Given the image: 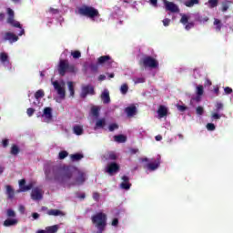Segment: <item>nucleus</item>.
<instances>
[{
  "instance_id": "nucleus-1",
  "label": "nucleus",
  "mask_w": 233,
  "mask_h": 233,
  "mask_svg": "<svg viewBox=\"0 0 233 233\" xmlns=\"http://www.w3.org/2000/svg\"><path fill=\"white\" fill-rule=\"evenodd\" d=\"M46 179L47 181H67L74 176V171H72V167L68 166L59 167L54 166L51 169H46L45 171Z\"/></svg>"
},
{
  "instance_id": "nucleus-2",
  "label": "nucleus",
  "mask_w": 233,
  "mask_h": 233,
  "mask_svg": "<svg viewBox=\"0 0 233 233\" xmlns=\"http://www.w3.org/2000/svg\"><path fill=\"white\" fill-rule=\"evenodd\" d=\"M108 218L106 214L103 212H98L91 217V221L95 225L97 231L96 233H103L106 228V220Z\"/></svg>"
},
{
  "instance_id": "nucleus-3",
  "label": "nucleus",
  "mask_w": 233,
  "mask_h": 233,
  "mask_svg": "<svg viewBox=\"0 0 233 233\" xmlns=\"http://www.w3.org/2000/svg\"><path fill=\"white\" fill-rule=\"evenodd\" d=\"M78 14L84 17H88L89 19H96L99 17V10L96 9L94 6L83 5L78 8Z\"/></svg>"
},
{
  "instance_id": "nucleus-4",
  "label": "nucleus",
  "mask_w": 233,
  "mask_h": 233,
  "mask_svg": "<svg viewBox=\"0 0 233 233\" xmlns=\"http://www.w3.org/2000/svg\"><path fill=\"white\" fill-rule=\"evenodd\" d=\"M66 72L69 74H76L77 72V68L73 64H69L68 60H60L58 65V74L59 76H66Z\"/></svg>"
},
{
  "instance_id": "nucleus-5",
  "label": "nucleus",
  "mask_w": 233,
  "mask_h": 233,
  "mask_svg": "<svg viewBox=\"0 0 233 233\" xmlns=\"http://www.w3.org/2000/svg\"><path fill=\"white\" fill-rule=\"evenodd\" d=\"M139 65L145 66V68H157V66H159V63L157 62V60L148 56L141 58V60L139 61Z\"/></svg>"
},
{
  "instance_id": "nucleus-6",
  "label": "nucleus",
  "mask_w": 233,
  "mask_h": 233,
  "mask_svg": "<svg viewBox=\"0 0 233 233\" xmlns=\"http://www.w3.org/2000/svg\"><path fill=\"white\" fill-rule=\"evenodd\" d=\"M52 85L59 96L60 99H65L66 97V90H65V82L59 83V81L56 80L52 82Z\"/></svg>"
},
{
  "instance_id": "nucleus-7",
  "label": "nucleus",
  "mask_w": 233,
  "mask_h": 233,
  "mask_svg": "<svg viewBox=\"0 0 233 233\" xmlns=\"http://www.w3.org/2000/svg\"><path fill=\"white\" fill-rule=\"evenodd\" d=\"M96 96V90L94 89V86L92 85H86L82 86V92L80 94V97L85 99L86 96Z\"/></svg>"
},
{
  "instance_id": "nucleus-8",
  "label": "nucleus",
  "mask_w": 233,
  "mask_h": 233,
  "mask_svg": "<svg viewBox=\"0 0 233 233\" xmlns=\"http://www.w3.org/2000/svg\"><path fill=\"white\" fill-rule=\"evenodd\" d=\"M3 39L4 41H8L12 45L13 43H16V41H19V36L12 32H6L5 33Z\"/></svg>"
},
{
  "instance_id": "nucleus-9",
  "label": "nucleus",
  "mask_w": 233,
  "mask_h": 233,
  "mask_svg": "<svg viewBox=\"0 0 233 233\" xmlns=\"http://www.w3.org/2000/svg\"><path fill=\"white\" fill-rule=\"evenodd\" d=\"M31 199L34 201H40V199H43V191L39 187H35L32 189L31 192Z\"/></svg>"
},
{
  "instance_id": "nucleus-10",
  "label": "nucleus",
  "mask_w": 233,
  "mask_h": 233,
  "mask_svg": "<svg viewBox=\"0 0 233 233\" xmlns=\"http://www.w3.org/2000/svg\"><path fill=\"white\" fill-rule=\"evenodd\" d=\"M25 185H26L25 179L19 180L20 192H28V190H32V188H34V184L32 183H29L26 186Z\"/></svg>"
},
{
  "instance_id": "nucleus-11",
  "label": "nucleus",
  "mask_w": 233,
  "mask_h": 233,
  "mask_svg": "<svg viewBox=\"0 0 233 233\" xmlns=\"http://www.w3.org/2000/svg\"><path fill=\"white\" fill-rule=\"evenodd\" d=\"M107 174L112 176V174H116V172H119V165L116 162H111L107 165L106 170Z\"/></svg>"
},
{
  "instance_id": "nucleus-12",
  "label": "nucleus",
  "mask_w": 233,
  "mask_h": 233,
  "mask_svg": "<svg viewBox=\"0 0 233 233\" xmlns=\"http://www.w3.org/2000/svg\"><path fill=\"white\" fill-rule=\"evenodd\" d=\"M164 5L166 6V10L168 12H172L173 14H177L179 13V7L174 4L173 2H164Z\"/></svg>"
},
{
  "instance_id": "nucleus-13",
  "label": "nucleus",
  "mask_w": 233,
  "mask_h": 233,
  "mask_svg": "<svg viewBox=\"0 0 233 233\" xmlns=\"http://www.w3.org/2000/svg\"><path fill=\"white\" fill-rule=\"evenodd\" d=\"M42 117L44 118L45 123H50L53 117L52 107H45Z\"/></svg>"
},
{
  "instance_id": "nucleus-14",
  "label": "nucleus",
  "mask_w": 233,
  "mask_h": 233,
  "mask_svg": "<svg viewBox=\"0 0 233 233\" xmlns=\"http://www.w3.org/2000/svg\"><path fill=\"white\" fill-rule=\"evenodd\" d=\"M122 183L120 184V187L124 190H130V187H132V184L130 183V177L128 176H123L122 177Z\"/></svg>"
},
{
  "instance_id": "nucleus-15",
  "label": "nucleus",
  "mask_w": 233,
  "mask_h": 233,
  "mask_svg": "<svg viewBox=\"0 0 233 233\" xmlns=\"http://www.w3.org/2000/svg\"><path fill=\"white\" fill-rule=\"evenodd\" d=\"M125 113L127 114V117H134V116L137 114V107L136 105H131L125 108Z\"/></svg>"
},
{
  "instance_id": "nucleus-16",
  "label": "nucleus",
  "mask_w": 233,
  "mask_h": 233,
  "mask_svg": "<svg viewBox=\"0 0 233 233\" xmlns=\"http://www.w3.org/2000/svg\"><path fill=\"white\" fill-rule=\"evenodd\" d=\"M157 113L158 114L159 119H163V117H167V116H168V108L161 105L158 106Z\"/></svg>"
},
{
  "instance_id": "nucleus-17",
  "label": "nucleus",
  "mask_w": 233,
  "mask_h": 233,
  "mask_svg": "<svg viewBox=\"0 0 233 233\" xmlns=\"http://www.w3.org/2000/svg\"><path fill=\"white\" fill-rule=\"evenodd\" d=\"M160 165L161 161L159 160V158H157V160H156L155 162L148 163L147 165V168L148 170H151V172H154V170H157V168H159Z\"/></svg>"
},
{
  "instance_id": "nucleus-18",
  "label": "nucleus",
  "mask_w": 233,
  "mask_h": 233,
  "mask_svg": "<svg viewBox=\"0 0 233 233\" xmlns=\"http://www.w3.org/2000/svg\"><path fill=\"white\" fill-rule=\"evenodd\" d=\"M85 181H86L85 172L78 171V176L76 177L74 185H83Z\"/></svg>"
},
{
  "instance_id": "nucleus-19",
  "label": "nucleus",
  "mask_w": 233,
  "mask_h": 233,
  "mask_svg": "<svg viewBox=\"0 0 233 233\" xmlns=\"http://www.w3.org/2000/svg\"><path fill=\"white\" fill-rule=\"evenodd\" d=\"M19 223V220L17 218H6L4 221V227H15Z\"/></svg>"
},
{
  "instance_id": "nucleus-20",
  "label": "nucleus",
  "mask_w": 233,
  "mask_h": 233,
  "mask_svg": "<svg viewBox=\"0 0 233 233\" xmlns=\"http://www.w3.org/2000/svg\"><path fill=\"white\" fill-rule=\"evenodd\" d=\"M9 25H11L12 26H15V28H20L21 31L18 34V35H25V29H23V26H21V23L15 21L14 18L12 20V22H7Z\"/></svg>"
},
{
  "instance_id": "nucleus-21",
  "label": "nucleus",
  "mask_w": 233,
  "mask_h": 233,
  "mask_svg": "<svg viewBox=\"0 0 233 233\" xmlns=\"http://www.w3.org/2000/svg\"><path fill=\"white\" fill-rule=\"evenodd\" d=\"M112 61V57L110 56H102L97 58V65H105L106 63H110Z\"/></svg>"
},
{
  "instance_id": "nucleus-22",
  "label": "nucleus",
  "mask_w": 233,
  "mask_h": 233,
  "mask_svg": "<svg viewBox=\"0 0 233 233\" xmlns=\"http://www.w3.org/2000/svg\"><path fill=\"white\" fill-rule=\"evenodd\" d=\"M101 99L104 103V105H108V103H110V93L108 92V90H105L102 94H101Z\"/></svg>"
},
{
  "instance_id": "nucleus-23",
  "label": "nucleus",
  "mask_w": 233,
  "mask_h": 233,
  "mask_svg": "<svg viewBox=\"0 0 233 233\" xmlns=\"http://www.w3.org/2000/svg\"><path fill=\"white\" fill-rule=\"evenodd\" d=\"M5 194L7 195L8 199H12L15 197V192L10 185L5 186Z\"/></svg>"
},
{
  "instance_id": "nucleus-24",
  "label": "nucleus",
  "mask_w": 233,
  "mask_h": 233,
  "mask_svg": "<svg viewBox=\"0 0 233 233\" xmlns=\"http://www.w3.org/2000/svg\"><path fill=\"white\" fill-rule=\"evenodd\" d=\"M213 25L215 26L216 32H221V28H223V23H221V20L215 18Z\"/></svg>"
},
{
  "instance_id": "nucleus-25",
  "label": "nucleus",
  "mask_w": 233,
  "mask_h": 233,
  "mask_svg": "<svg viewBox=\"0 0 233 233\" xmlns=\"http://www.w3.org/2000/svg\"><path fill=\"white\" fill-rule=\"evenodd\" d=\"M114 140L116 143H127V137L124 135H116L114 137Z\"/></svg>"
},
{
  "instance_id": "nucleus-26",
  "label": "nucleus",
  "mask_w": 233,
  "mask_h": 233,
  "mask_svg": "<svg viewBox=\"0 0 233 233\" xmlns=\"http://www.w3.org/2000/svg\"><path fill=\"white\" fill-rule=\"evenodd\" d=\"M47 216H63V211L59 209H49L47 210Z\"/></svg>"
},
{
  "instance_id": "nucleus-27",
  "label": "nucleus",
  "mask_w": 233,
  "mask_h": 233,
  "mask_svg": "<svg viewBox=\"0 0 233 233\" xmlns=\"http://www.w3.org/2000/svg\"><path fill=\"white\" fill-rule=\"evenodd\" d=\"M67 86H68V90L70 92L71 97H74V96H76V89L74 87V82L68 81L67 82Z\"/></svg>"
},
{
  "instance_id": "nucleus-28",
  "label": "nucleus",
  "mask_w": 233,
  "mask_h": 233,
  "mask_svg": "<svg viewBox=\"0 0 233 233\" xmlns=\"http://www.w3.org/2000/svg\"><path fill=\"white\" fill-rule=\"evenodd\" d=\"M185 6L187 8H192L194 5H199V0H187L184 3Z\"/></svg>"
},
{
  "instance_id": "nucleus-29",
  "label": "nucleus",
  "mask_w": 233,
  "mask_h": 233,
  "mask_svg": "<svg viewBox=\"0 0 233 233\" xmlns=\"http://www.w3.org/2000/svg\"><path fill=\"white\" fill-rule=\"evenodd\" d=\"M0 61L3 63V65H5V63H10V60H8V54L0 53Z\"/></svg>"
},
{
  "instance_id": "nucleus-30",
  "label": "nucleus",
  "mask_w": 233,
  "mask_h": 233,
  "mask_svg": "<svg viewBox=\"0 0 233 233\" xmlns=\"http://www.w3.org/2000/svg\"><path fill=\"white\" fill-rule=\"evenodd\" d=\"M106 125V120L105 118L98 119L96 123V128H104Z\"/></svg>"
},
{
  "instance_id": "nucleus-31",
  "label": "nucleus",
  "mask_w": 233,
  "mask_h": 233,
  "mask_svg": "<svg viewBox=\"0 0 233 233\" xmlns=\"http://www.w3.org/2000/svg\"><path fill=\"white\" fill-rule=\"evenodd\" d=\"M57 230H59V227H57V225L46 228V233H56V232H57Z\"/></svg>"
},
{
  "instance_id": "nucleus-32",
  "label": "nucleus",
  "mask_w": 233,
  "mask_h": 233,
  "mask_svg": "<svg viewBox=\"0 0 233 233\" xmlns=\"http://www.w3.org/2000/svg\"><path fill=\"white\" fill-rule=\"evenodd\" d=\"M84 157L85 156H83V154L80 153L71 155L72 161H81V159H83Z\"/></svg>"
},
{
  "instance_id": "nucleus-33",
  "label": "nucleus",
  "mask_w": 233,
  "mask_h": 233,
  "mask_svg": "<svg viewBox=\"0 0 233 233\" xmlns=\"http://www.w3.org/2000/svg\"><path fill=\"white\" fill-rule=\"evenodd\" d=\"M73 130H74V134H76V136L83 135V127H81V126H75L73 127Z\"/></svg>"
},
{
  "instance_id": "nucleus-34",
  "label": "nucleus",
  "mask_w": 233,
  "mask_h": 233,
  "mask_svg": "<svg viewBox=\"0 0 233 233\" xmlns=\"http://www.w3.org/2000/svg\"><path fill=\"white\" fill-rule=\"evenodd\" d=\"M101 109L98 106H92L91 107L92 116H94V117H99V111Z\"/></svg>"
},
{
  "instance_id": "nucleus-35",
  "label": "nucleus",
  "mask_w": 233,
  "mask_h": 233,
  "mask_svg": "<svg viewBox=\"0 0 233 233\" xmlns=\"http://www.w3.org/2000/svg\"><path fill=\"white\" fill-rule=\"evenodd\" d=\"M19 152H21V149H19V147H17V145H13L11 147L12 156H17V154H19Z\"/></svg>"
},
{
  "instance_id": "nucleus-36",
  "label": "nucleus",
  "mask_w": 233,
  "mask_h": 233,
  "mask_svg": "<svg viewBox=\"0 0 233 233\" xmlns=\"http://www.w3.org/2000/svg\"><path fill=\"white\" fill-rule=\"evenodd\" d=\"M208 8H216L219 5V0H208Z\"/></svg>"
},
{
  "instance_id": "nucleus-37",
  "label": "nucleus",
  "mask_w": 233,
  "mask_h": 233,
  "mask_svg": "<svg viewBox=\"0 0 233 233\" xmlns=\"http://www.w3.org/2000/svg\"><path fill=\"white\" fill-rule=\"evenodd\" d=\"M35 99H41V97H45V91L43 89H39L35 93Z\"/></svg>"
},
{
  "instance_id": "nucleus-38",
  "label": "nucleus",
  "mask_w": 233,
  "mask_h": 233,
  "mask_svg": "<svg viewBox=\"0 0 233 233\" xmlns=\"http://www.w3.org/2000/svg\"><path fill=\"white\" fill-rule=\"evenodd\" d=\"M7 14H8V18H7V23H12V20L14 19V10L12 8H7Z\"/></svg>"
},
{
  "instance_id": "nucleus-39",
  "label": "nucleus",
  "mask_w": 233,
  "mask_h": 233,
  "mask_svg": "<svg viewBox=\"0 0 233 233\" xmlns=\"http://www.w3.org/2000/svg\"><path fill=\"white\" fill-rule=\"evenodd\" d=\"M196 21L198 23H207L208 21V16L198 15L197 16Z\"/></svg>"
},
{
  "instance_id": "nucleus-40",
  "label": "nucleus",
  "mask_w": 233,
  "mask_h": 233,
  "mask_svg": "<svg viewBox=\"0 0 233 233\" xmlns=\"http://www.w3.org/2000/svg\"><path fill=\"white\" fill-rule=\"evenodd\" d=\"M215 108H216L215 112L219 113L224 108L223 103L217 102L216 105H215Z\"/></svg>"
},
{
  "instance_id": "nucleus-41",
  "label": "nucleus",
  "mask_w": 233,
  "mask_h": 233,
  "mask_svg": "<svg viewBox=\"0 0 233 233\" xmlns=\"http://www.w3.org/2000/svg\"><path fill=\"white\" fill-rule=\"evenodd\" d=\"M6 216L8 217V218H12L13 219H15V211H14V209H7L6 210Z\"/></svg>"
},
{
  "instance_id": "nucleus-42",
  "label": "nucleus",
  "mask_w": 233,
  "mask_h": 233,
  "mask_svg": "<svg viewBox=\"0 0 233 233\" xmlns=\"http://www.w3.org/2000/svg\"><path fill=\"white\" fill-rule=\"evenodd\" d=\"M120 92L123 95L127 94V92H128V85L127 84L122 85L120 87Z\"/></svg>"
},
{
  "instance_id": "nucleus-43",
  "label": "nucleus",
  "mask_w": 233,
  "mask_h": 233,
  "mask_svg": "<svg viewBox=\"0 0 233 233\" xmlns=\"http://www.w3.org/2000/svg\"><path fill=\"white\" fill-rule=\"evenodd\" d=\"M119 128V126L116 123L110 124L108 127L109 132H114V130H117Z\"/></svg>"
},
{
  "instance_id": "nucleus-44",
  "label": "nucleus",
  "mask_w": 233,
  "mask_h": 233,
  "mask_svg": "<svg viewBox=\"0 0 233 233\" xmlns=\"http://www.w3.org/2000/svg\"><path fill=\"white\" fill-rule=\"evenodd\" d=\"M59 159H65L66 157H68V152L66 151H60L58 155Z\"/></svg>"
},
{
  "instance_id": "nucleus-45",
  "label": "nucleus",
  "mask_w": 233,
  "mask_h": 233,
  "mask_svg": "<svg viewBox=\"0 0 233 233\" xmlns=\"http://www.w3.org/2000/svg\"><path fill=\"white\" fill-rule=\"evenodd\" d=\"M108 159H110L111 161H116V159H117V156L114 152H109Z\"/></svg>"
},
{
  "instance_id": "nucleus-46",
  "label": "nucleus",
  "mask_w": 233,
  "mask_h": 233,
  "mask_svg": "<svg viewBox=\"0 0 233 233\" xmlns=\"http://www.w3.org/2000/svg\"><path fill=\"white\" fill-rule=\"evenodd\" d=\"M71 56H73L74 59H79V57H81V52L74 51L71 53Z\"/></svg>"
},
{
  "instance_id": "nucleus-47",
  "label": "nucleus",
  "mask_w": 233,
  "mask_h": 233,
  "mask_svg": "<svg viewBox=\"0 0 233 233\" xmlns=\"http://www.w3.org/2000/svg\"><path fill=\"white\" fill-rule=\"evenodd\" d=\"M180 23H182V25H187V23H188V16H187V15H183L180 19Z\"/></svg>"
},
{
  "instance_id": "nucleus-48",
  "label": "nucleus",
  "mask_w": 233,
  "mask_h": 233,
  "mask_svg": "<svg viewBox=\"0 0 233 233\" xmlns=\"http://www.w3.org/2000/svg\"><path fill=\"white\" fill-rule=\"evenodd\" d=\"M91 72H97L99 66L96 64H91L89 66Z\"/></svg>"
},
{
  "instance_id": "nucleus-49",
  "label": "nucleus",
  "mask_w": 233,
  "mask_h": 233,
  "mask_svg": "<svg viewBox=\"0 0 233 233\" xmlns=\"http://www.w3.org/2000/svg\"><path fill=\"white\" fill-rule=\"evenodd\" d=\"M203 92H204L203 86H198L197 87V96H203Z\"/></svg>"
},
{
  "instance_id": "nucleus-50",
  "label": "nucleus",
  "mask_w": 233,
  "mask_h": 233,
  "mask_svg": "<svg viewBox=\"0 0 233 233\" xmlns=\"http://www.w3.org/2000/svg\"><path fill=\"white\" fill-rule=\"evenodd\" d=\"M34 112H35V109L29 107L26 110V114L29 117H32L34 116Z\"/></svg>"
},
{
  "instance_id": "nucleus-51",
  "label": "nucleus",
  "mask_w": 233,
  "mask_h": 233,
  "mask_svg": "<svg viewBox=\"0 0 233 233\" xmlns=\"http://www.w3.org/2000/svg\"><path fill=\"white\" fill-rule=\"evenodd\" d=\"M228 8H229L228 3L223 2V3H222L221 11H222V12H227V10H228Z\"/></svg>"
},
{
  "instance_id": "nucleus-52",
  "label": "nucleus",
  "mask_w": 233,
  "mask_h": 233,
  "mask_svg": "<svg viewBox=\"0 0 233 233\" xmlns=\"http://www.w3.org/2000/svg\"><path fill=\"white\" fill-rule=\"evenodd\" d=\"M207 128H208V130H209V131H214V130H216V126L214 125V124H212V123H208V124H207Z\"/></svg>"
},
{
  "instance_id": "nucleus-53",
  "label": "nucleus",
  "mask_w": 233,
  "mask_h": 233,
  "mask_svg": "<svg viewBox=\"0 0 233 233\" xmlns=\"http://www.w3.org/2000/svg\"><path fill=\"white\" fill-rule=\"evenodd\" d=\"M204 112H205V109L203 108V106H198L197 107L198 116H203Z\"/></svg>"
},
{
  "instance_id": "nucleus-54",
  "label": "nucleus",
  "mask_w": 233,
  "mask_h": 233,
  "mask_svg": "<svg viewBox=\"0 0 233 233\" xmlns=\"http://www.w3.org/2000/svg\"><path fill=\"white\" fill-rule=\"evenodd\" d=\"M186 30H190V28H194V22H187L185 26Z\"/></svg>"
},
{
  "instance_id": "nucleus-55",
  "label": "nucleus",
  "mask_w": 233,
  "mask_h": 233,
  "mask_svg": "<svg viewBox=\"0 0 233 233\" xmlns=\"http://www.w3.org/2000/svg\"><path fill=\"white\" fill-rule=\"evenodd\" d=\"M177 110H179V112H185V110H187L188 107H187L186 106L177 105Z\"/></svg>"
},
{
  "instance_id": "nucleus-56",
  "label": "nucleus",
  "mask_w": 233,
  "mask_h": 233,
  "mask_svg": "<svg viewBox=\"0 0 233 233\" xmlns=\"http://www.w3.org/2000/svg\"><path fill=\"white\" fill-rule=\"evenodd\" d=\"M135 83H136V85H137L139 83H145V77H137V78H135Z\"/></svg>"
},
{
  "instance_id": "nucleus-57",
  "label": "nucleus",
  "mask_w": 233,
  "mask_h": 233,
  "mask_svg": "<svg viewBox=\"0 0 233 233\" xmlns=\"http://www.w3.org/2000/svg\"><path fill=\"white\" fill-rule=\"evenodd\" d=\"M211 117H212V119H216V120L221 119V115H219L218 112L217 113H213L211 115Z\"/></svg>"
},
{
  "instance_id": "nucleus-58",
  "label": "nucleus",
  "mask_w": 233,
  "mask_h": 233,
  "mask_svg": "<svg viewBox=\"0 0 233 233\" xmlns=\"http://www.w3.org/2000/svg\"><path fill=\"white\" fill-rule=\"evenodd\" d=\"M224 92H225V94H227V95L232 94V92H233L232 87H228V86L225 87V88H224Z\"/></svg>"
},
{
  "instance_id": "nucleus-59",
  "label": "nucleus",
  "mask_w": 233,
  "mask_h": 233,
  "mask_svg": "<svg viewBox=\"0 0 233 233\" xmlns=\"http://www.w3.org/2000/svg\"><path fill=\"white\" fill-rule=\"evenodd\" d=\"M112 227H117L119 225V219L114 218L111 222Z\"/></svg>"
},
{
  "instance_id": "nucleus-60",
  "label": "nucleus",
  "mask_w": 233,
  "mask_h": 233,
  "mask_svg": "<svg viewBox=\"0 0 233 233\" xmlns=\"http://www.w3.org/2000/svg\"><path fill=\"white\" fill-rule=\"evenodd\" d=\"M204 86H212V81H210V79L207 78L205 80Z\"/></svg>"
},
{
  "instance_id": "nucleus-61",
  "label": "nucleus",
  "mask_w": 233,
  "mask_h": 233,
  "mask_svg": "<svg viewBox=\"0 0 233 233\" xmlns=\"http://www.w3.org/2000/svg\"><path fill=\"white\" fill-rule=\"evenodd\" d=\"M164 26H168V25H170V19L168 18H165L163 21H162Z\"/></svg>"
},
{
  "instance_id": "nucleus-62",
  "label": "nucleus",
  "mask_w": 233,
  "mask_h": 233,
  "mask_svg": "<svg viewBox=\"0 0 233 233\" xmlns=\"http://www.w3.org/2000/svg\"><path fill=\"white\" fill-rule=\"evenodd\" d=\"M93 199H95V201H98L99 200V193H97V192L94 193Z\"/></svg>"
},
{
  "instance_id": "nucleus-63",
  "label": "nucleus",
  "mask_w": 233,
  "mask_h": 233,
  "mask_svg": "<svg viewBox=\"0 0 233 233\" xmlns=\"http://www.w3.org/2000/svg\"><path fill=\"white\" fill-rule=\"evenodd\" d=\"M2 145H3V147H4V148H6V147H8V139H4L3 141H2Z\"/></svg>"
},
{
  "instance_id": "nucleus-64",
  "label": "nucleus",
  "mask_w": 233,
  "mask_h": 233,
  "mask_svg": "<svg viewBox=\"0 0 233 233\" xmlns=\"http://www.w3.org/2000/svg\"><path fill=\"white\" fill-rule=\"evenodd\" d=\"M149 3L152 6H157V0H149Z\"/></svg>"
}]
</instances>
